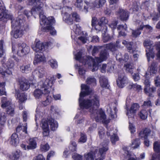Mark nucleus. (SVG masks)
I'll use <instances>...</instances> for the list:
<instances>
[{"mask_svg":"<svg viewBox=\"0 0 160 160\" xmlns=\"http://www.w3.org/2000/svg\"><path fill=\"white\" fill-rule=\"evenodd\" d=\"M108 141L104 143L102 142L101 147L99 149L98 152V150H95L96 153L94 154V155L96 160H102L104 155L108 149Z\"/></svg>","mask_w":160,"mask_h":160,"instance_id":"10","label":"nucleus"},{"mask_svg":"<svg viewBox=\"0 0 160 160\" xmlns=\"http://www.w3.org/2000/svg\"><path fill=\"white\" fill-rule=\"evenodd\" d=\"M49 124L48 120H45L44 121H42V129H49Z\"/></svg>","mask_w":160,"mask_h":160,"instance_id":"58","label":"nucleus"},{"mask_svg":"<svg viewBox=\"0 0 160 160\" xmlns=\"http://www.w3.org/2000/svg\"><path fill=\"white\" fill-rule=\"evenodd\" d=\"M49 63L53 68H57L58 65L57 62L56 60L53 59H51L49 61Z\"/></svg>","mask_w":160,"mask_h":160,"instance_id":"51","label":"nucleus"},{"mask_svg":"<svg viewBox=\"0 0 160 160\" xmlns=\"http://www.w3.org/2000/svg\"><path fill=\"white\" fill-rule=\"evenodd\" d=\"M87 35L86 34L85 35L81 36V37H78V38L79 39L82 43H84L87 42H88V39Z\"/></svg>","mask_w":160,"mask_h":160,"instance_id":"56","label":"nucleus"},{"mask_svg":"<svg viewBox=\"0 0 160 160\" xmlns=\"http://www.w3.org/2000/svg\"><path fill=\"white\" fill-rule=\"evenodd\" d=\"M156 90V88L154 87L151 88H150V87H148L146 90H145V88H144L145 92L149 96H152V93L154 92Z\"/></svg>","mask_w":160,"mask_h":160,"instance_id":"45","label":"nucleus"},{"mask_svg":"<svg viewBox=\"0 0 160 160\" xmlns=\"http://www.w3.org/2000/svg\"><path fill=\"white\" fill-rule=\"evenodd\" d=\"M153 149L155 152H158L156 155V158L158 160H160V141L155 142L153 144Z\"/></svg>","mask_w":160,"mask_h":160,"instance_id":"23","label":"nucleus"},{"mask_svg":"<svg viewBox=\"0 0 160 160\" xmlns=\"http://www.w3.org/2000/svg\"><path fill=\"white\" fill-rule=\"evenodd\" d=\"M28 145L27 146L28 150L33 149L37 147V142L34 138L29 139L28 143Z\"/></svg>","mask_w":160,"mask_h":160,"instance_id":"28","label":"nucleus"},{"mask_svg":"<svg viewBox=\"0 0 160 160\" xmlns=\"http://www.w3.org/2000/svg\"><path fill=\"white\" fill-rule=\"evenodd\" d=\"M14 65L13 60L12 58H9L6 63H2V67L0 68V73L3 77H7L8 75L12 74V72L9 69L12 68Z\"/></svg>","mask_w":160,"mask_h":160,"instance_id":"7","label":"nucleus"},{"mask_svg":"<svg viewBox=\"0 0 160 160\" xmlns=\"http://www.w3.org/2000/svg\"><path fill=\"white\" fill-rule=\"evenodd\" d=\"M21 15H19L18 18L15 19H12V16L11 18L9 19H11L12 20V23L13 21L15 22V25H16V28H20L21 26L25 27V25L24 24L23 20L21 19Z\"/></svg>","mask_w":160,"mask_h":160,"instance_id":"19","label":"nucleus"},{"mask_svg":"<svg viewBox=\"0 0 160 160\" xmlns=\"http://www.w3.org/2000/svg\"><path fill=\"white\" fill-rule=\"evenodd\" d=\"M75 58L83 64L88 65L91 67L92 72L97 70L98 69V64L102 61H105L109 57V54L107 51L105 49L102 51L100 54L99 57L93 59L91 57L82 56L81 52H78L75 55Z\"/></svg>","mask_w":160,"mask_h":160,"instance_id":"2","label":"nucleus"},{"mask_svg":"<svg viewBox=\"0 0 160 160\" xmlns=\"http://www.w3.org/2000/svg\"><path fill=\"white\" fill-rule=\"evenodd\" d=\"M107 111L112 118H115L117 117L116 114L117 110L116 107H113L112 108H109V109L107 110Z\"/></svg>","mask_w":160,"mask_h":160,"instance_id":"33","label":"nucleus"},{"mask_svg":"<svg viewBox=\"0 0 160 160\" xmlns=\"http://www.w3.org/2000/svg\"><path fill=\"white\" fill-rule=\"evenodd\" d=\"M117 85L119 87L122 88L128 83L127 78L125 76V74L123 72L119 74L118 79L117 81Z\"/></svg>","mask_w":160,"mask_h":160,"instance_id":"15","label":"nucleus"},{"mask_svg":"<svg viewBox=\"0 0 160 160\" xmlns=\"http://www.w3.org/2000/svg\"><path fill=\"white\" fill-rule=\"evenodd\" d=\"M82 156L77 153L72 154V157L73 160H82Z\"/></svg>","mask_w":160,"mask_h":160,"instance_id":"57","label":"nucleus"},{"mask_svg":"<svg viewBox=\"0 0 160 160\" xmlns=\"http://www.w3.org/2000/svg\"><path fill=\"white\" fill-rule=\"evenodd\" d=\"M128 52L130 53H133L136 51V46L130 42L126 46Z\"/></svg>","mask_w":160,"mask_h":160,"instance_id":"41","label":"nucleus"},{"mask_svg":"<svg viewBox=\"0 0 160 160\" xmlns=\"http://www.w3.org/2000/svg\"><path fill=\"white\" fill-rule=\"evenodd\" d=\"M151 106L152 103L149 100L144 101L142 105V108H148Z\"/></svg>","mask_w":160,"mask_h":160,"instance_id":"59","label":"nucleus"},{"mask_svg":"<svg viewBox=\"0 0 160 160\" xmlns=\"http://www.w3.org/2000/svg\"><path fill=\"white\" fill-rule=\"evenodd\" d=\"M55 80V78L53 76L50 78L46 79L44 82L43 81L40 82V86L41 87V89H43L44 90V93L48 94L50 92L51 88Z\"/></svg>","mask_w":160,"mask_h":160,"instance_id":"9","label":"nucleus"},{"mask_svg":"<svg viewBox=\"0 0 160 160\" xmlns=\"http://www.w3.org/2000/svg\"><path fill=\"white\" fill-rule=\"evenodd\" d=\"M48 122L52 131H55L57 128L58 126V123L54 119L51 118L48 120Z\"/></svg>","mask_w":160,"mask_h":160,"instance_id":"31","label":"nucleus"},{"mask_svg":"<svg viewBox=\"0 0 160 160\" xmlns=\"http://www.w3.org/2000/svg\"><path fill=\"white\" fill-rule=\"evenodd\" d=\"M28 2V4L30 5L33 6L31 12H28L27 10L24 11L25 14L28 17L30 14H32L34 12L36 13H38L39 15L41 12L42 14H43L42 10V8L43 6V3L40 1L41 0H27Z\"/></svg>","mask_w":160,"mask_h":160,"instance_id":"5","label":"nucleus"},{"mask_svg":"<svg viewBox=\"0 0 160 160\" xmlns=\"http://www.w3.org/2000/svg\"><path fill=\"white\" fill-rule=\"evenodd\" d=\"M3 42L0 41V58L2 57L5 53V50L3 48Z\"/></svg>","mask_w":160,"mask_h":160,"instance_id":"54","label":"nucleus"},{"mask_svg":"<svg viewBox=\"0 0 160 160\" xmlns=\"http://www.w3.org/2000/svg\"><path fill=\"white\" fill-rule=\"evenodd\" d=\"M117 24L118 21H114L109 24V26L110 27L112 30H114L116 28Z\"/></svg>","mask_w":160,"mask_h":160,"instance_id":"60","label":"nucleus"},{"mask_svg":"<svg viewBox=\"0 0 160 160\" xmlns=\"http://www.w3.org/2000/svg\"><path fill=\"white\" fill-rule=\"evenodd\" d=\"M118 15L119 16L120 19L122 20L125 21L128 18L129 13L126 10L120 9Z\"/></svg>","mask_w":160,"mask_h":160,"instance_id":"24","label":"nucleus"},{"mask_svg":"<svg viewBox=\"0 0 160 160\" xmlns=\"http://www.w3.org/2000/svg\"><path fill=\"white\" fill-rule=\"evenodd\" d=\"M81 89L79 100L81 108L87 109L90 113L91 118L94 119L97 122L107 123L106 116L103 111L101 109L97 110L100 105L99 97L97 95L93 94L90 96L89 99L83 100L82 98L89 94L92 90L85 84L81 85Z\"/></svg>","mask_w":160,"mask_h":160,"instance_id":"1","label":"nucleus"},{"mask_svg":"<svg viewBox=\"0 0 160 160\" xmlns=\"http://www.w3.org/2000/svg\"><path fill=\"white\" fill-rule=\"evenodd\" d=\"M73 30L76 36L81 35L82 33L81 28L78 25H74L73 27Z\"/></svg>","mask_w":160,"mask_h":160,"instance_id":"43","label":"nucleus"},{"mask_svg":"<svg viewBox=\"0 0 160 160\" xmlns=\"http://www.w3.org/2000/svg\"><path fill=\"white\" fill-rule=\"evenodd\" d=\"M30 50L29 47L24 43L18 46L16 48L17 54L20 57L28 54Z\"/></svg>","mask_w":160,"mask_h":160,"instance_id":"14","label":"nucleus"},{"mask_svg":"<svg viewBox=\"0 0 160 160\" xmlns=\"http://www.w3.org/2000/svg\"><path fill=\"white\" fill-rule=\"evenodd\" d=\"M1 107L2 108H5L11 106L12 105L11 101L8 100L6 97H2L1 98Z\"/></svg>","mask_w":160,"mask_h":160,"instance_id":"29","label":"nucleus"},{"mask_svg":"<svg viewBox=\"0 0 160 160\" xmlns=\"http://www.w3.org/2000/svg\"><path fill=\"white\" fill-rule=\"evenodd\" d=\"M140 106L137 103H133L129 110H127V114L128 117H133L137 112L139 110Z\"/></svg>","mask_w":160,"mask_h":160,"instance_id":"17","label":"nucleus"},{"mask_svg":"<svg viewBox=\"0 0 160 160\" xmlns=\"http://www.w3.org/2000/svg\"><path fill=\"white\" fill-rule=\"evenodd\" d=\"M87 140L86 135L84 133H81L80 134V137L79 139L78 142H79L83 143L86 142Z\"/></svg>","mask_w":160,"mask_h":160,"instance_id":"49","label":"nucleus"},{"mask_svg":"<svg viewBox=\"0 0 160 160\" xmlns=\"http://www.w3.org/2000/svg\"><path fill=\"white\" fill-rule=\"evenodd\" d=\"M143 28V26L140 25L139 27L135 30H133L132 32V35L134 37H137L139 36L141 33L140 30H142Z\"/></svg>","mask_w":160,"mask_h":160,"instance_id":"38","label":"nucleus"},{"mask_svg":"<svg viewBox=\"0 0 160 160\" xmlns=\"http://www.w3.org/2000/svg\"><path fill=\"white\" fill-rule=\"evenodd\" d=\"M11 17L12 15L8 13V11L2 5L1 3L0 2V19L2 20L5 21V19H9Z\"/></svg>","mask_w":160,"mask_h":160,"instance_id":"16","label":"nucleus"},{"mask_svg":"<svg viewBox=\"0 0 160 160\" xmlns=\"http://www.w3.org/2000/svg\"><path fill=\"white\" fill-rule=\"evenodd\" d=\"M27 129V123H26L22 126L20 125L18 126L16 128V130L17 132H20V131H22L23 132L26 134L28 133Z\"/></svg>","mask_w":160,"mask_h":160,"instance_id":"36","label":"nucleus"},{"mask_svg":"<svg viewBox=\"0 0 160 160\" xmlns=\"http://www.w3.org/2000/svg\"><path fill=\"white\" fill-rule=\"evenodd\" d=\"M140 118L142 120L146 119L148 117V113L146 110L142 109L138 114Z\"/></svg>","mask_w":160,"mask_h":160,"instance_id":"42","label":"nucleus"},{"mask_svg":"<svg viewBox=\"0 0 160 160\" xmlns=\"http://www.w3.org/2000/svg\"><path fill=\"white\" fill-rule=\"evenodd\" d=\"M11 144L13 145H16L19 142V138L18 135L15 133H13L9 139Z\"/></svg>","mask_w":160,"mask_h":160,"instance_id":"27","label":"nucleus"},{"mask_svg":"<svg viewBox=\"0 0 160 160\" xmlns=\"http://www.w3.org/2000/svg\"><path fill=\"white\" fill-rule=\"evenodd\" d=\"M49 148V145L47 144H41L40 146V149L43 152H46L48 151Z\"/></svg>","mask_w":160,"mask_h":160,"instance_id":"55","label":"nucleus"},{"mask_svg":"<svg viewBox=\"0 0 160 160\" xmlns=\"http://www.w3.org/2000/svg\"><path fill=\"white\" fill-rule=\"evenodd\" d=\"M108 22V20L105 17H102L100 18L98 22V24L95 27V29L98 31L101 29V27L107 24Z\"/></svg>","mask_w":160,"mask_h":160,"instance_id":"20","label":"nucleus"},{"mask_svg":"<svg viewBox=\"0 0 160 160\" xmlns=\"http://www.w3.org/2000/svg\"><path fill=\"white\" fill-rule=\"evenodd\" d=\"M5 83L4 82H0V95H6V92L5 91Z\"/></svg>","mask_w":160,"mask_h":160,"instance_id":"47","label":"nucleus"},{"mask_svg":"<svg viewBox=\"0 0 160 160\" xmlns=\"http://www.w3.org/2000/svg\"><path fill=\"white\" fill-rule=\"evenodd\" d=\"M104 32H102V40L104 42H107L109 40H110L111 39V37L106 32H105V31H103Z\"/></svg>","mask_w":160,"mask_h":160,"instance_id":"48","label":"nucleus"},{"mask_svg":"<svg viewBox=\"0 0 160 160\" xmlns=\"http://www.w3.org/2000/svg\"><path fill=\"white\" fill-rule=\"evenodd\" d=\"M143 44L146 48V54L148 61L149 62L150 58L153 59L154 57V52L153 51L152 48L151 47L153 44V42L149 39H146L144 41Z\"/></svg>","mask_w":160,"mask_h":160,"instance_id":"11","label":"nucleus"},{"mask_svg":"<svg viewBox=\"0 0 160 160\" xmlns=\"http://www.w3.org/2000/svg\"><path fill=\"white\" fill-rule=\"evenodd\" d=\"M124 67L127 72L132 74V73L133 67L132 65L130 64H127L124 65Z\"/></svg>","mask_w":160,"mask_h":160,"instance_id":"50","label":"nucleus"},{"mask_svg":"<svg viewBox=\"0 0 160 160\" xmlns=\"http://www.w3.org/2000/svg\"><path fill=\"white\" fill-rule=\"evenodd\" d=\"M95 151L94 152H91L85 154V158L86 160H96L94 154L96 153Z\"/></svg>","mask_w":160,"mask_h":160,"instance_id":"34","label":"nucleus"},{"mask_svg":"<svg viewBox=\"0 0 160 160\" xmlns=\"http://www.w3.org/2000/svg\"><path fill=\"white\" fill-rule=\"evenodd\" d=\"M63 19V21L69 25L72 24L74 20L78 22L80 20L79 15L75 12H73L72 15H70L68 12H65Z\"/></svg>","mask_w":160,"mask_h":160,"instance_id":"12","label":"nucleus"},{"mask_svg":"<svg viewBox=\"0 0 160 160\" xmlns=\"http://www.w3.org/2000/svg\"><path fill=\"white\" fill-rule=\"evenodd\" d=\"M86 82L87 84L91 85L92 86H95L96 85V80L93 77H90L87 79Z\"/></svg>","mask_w":160,"mask_h":160,"instance_id":"44","label":"nucleus"},{"mask_svg":"<svg viewBox=\"0 0 160 160\" xmlns=\"http://www.w3.org/2000/svg\"><path fill=\"white\" fill-rule=\"evenodd\" d=\"M20 69L22 72L25 73H28L30 72L32 70L30 64L21 66L20 67Z\"/></svg>","mask_w":160,"mask_h":160,"instance_id":"39","label":"nucleus"},{"mask_svg":"<svg viewBox=\"0 0 160 160\" xmlns=\"http://www.w3.org/2000/svg\"><path fill=\"white\" fill-rule=\"evenodd\" d=\"M150 132L151 131L149 129L146 128L143 131H141L139 133V136L141 138H144V143L147 147L149 146V142L147 139V138L148 136L150 134Z\"/></svg>","mask_w":160,"mask_h":160,"instance_id":"18","label":"nucleus"},{"mask_svg":"<svg viewBox=\"0 0 160 160\" xmlns=\"http://www.w3.org/2000/svg\"><path fill=\"white\" fill-rule=\"evenodd\" d=\"M120 42L117 41L115 44L112 43L106 44L105 45L106 48L110 50L112 52H113L117 50V49L120 47L119 45Z\"/></svg>","mask_w":160,"mask_h":160,"instance_id":"21","label":"nucleus"},{"mask_svg":"<svg viewBox=\"0 0 160 160\" xmlns=\"http://www.w3.org/2000/svg\"><path fill=\"white\" fill-rule=\"evenodd\" d=\"M127 28V26L126 24H125L124 25H119L117 27L118 30L125 31Z\"/></svg>","mask_w":160,"mask_h":160,"instance_id":"64","label":"nucleus"},{"mask_svg":"<svg viewBox=\"0 0 160 160\" xmlns=\"http://www.w3.org/2000/svg\"><path fill=\"white\" fill-rule=\"evenodd\" d=\"M6 112L7 113L11 116L13 115L14 112V108L12 107V105L10 106L7 108Z\"/></svg>","mask_w":160,"mask_h":160,"instance_id":"52","label":"nucleus"},{"mask_svg":"<svg viewBox=\"0 0 160 160\" xmlns=\"http://www.w3.org/2000/svg\"><path fill=\"white\" fill-rule=\"evenodd\" d=\"M7 120L6 115L4 112H0V126H5Z\"/></svg>","mask_w":160,"mask_h":160,"instance_id":"32","label":"nucleus"},{"mask_svg":"<svg viewBox=\"0 0 160 160\" xmlns=\"http://www.w3.org/2000/svg\"><path fill=\"white\" fill-rule=\"evenodd\" d=\"M85 3L86 6H84L82 11L85 12H88V8L94 10L95 8H99L102 7L106 2L105 0H95V1L92 3H90L88 1H85Z\"/></svg>","mask_w":160,"mask_h":160,"instance_id":"8","label":"nucleus"},{"mask_svg":"<svg viewBox=\"0 0 160 160\" xmlns=\"http://www.w3.org/2000/svg\"><path fill=\"white\" fill-rule=\"evenodd\" d=\"M19 82L20 88L22 90L26 91L29 88L30 85L27 80L24 79H20Z\"/></svg>","mask_w":160,"mask_h":160,"instance_id":"22","label":"nucleus"},{"mask_svg":"<svg viewBox=\"0 0 160 160\" xmlns=\"http://www.w3.org/2000/svg\"><path fill=\"white\" fill-rule=\"evenodd\" d=\"M79 74L81 76V77L83 78L84 79L85 78V71L84 69L82 68H80L78 70Z\"/></svg>","mask_w":160,"mask_h":160,"instance_id":"62","label":"nucleus"},{"mask_svg":"<svg viewBox=\"0 0 160 160\" xmlns=\"http://www.w3.org/2000/svg\"><path fill=\"white\" fill-rule=\"evenodd\" d=\"M16 25H15V22L13 21L12 23V33L13 36L16 38L22 37L24 31H27L28 29V26L25 25V27L21 26L20 28H16Z\"/></svg>","mask_w":160,"mask_h":160,"instance_id":"13","label":"nucleus"},{"mask_svg":"<svg viewBox=\"0 0 160 160\" xmlns=\"http://www.w3.org/2000/svg\"><path fill=\"white\" fill-rule=\"evenodd\" d=\"M130 86L131 87L130 88H136L138 90H139L141 89V86L138 85H137L136 84H133L132 83H130Z\"/></svg>","mask_w":160,"mask_h":160,"instance_id":"63","label":"nucleus"},{"mask_svg":"<svg viewBox=\"0 0 160 160\" xmlns=\"http://www.w3.org/2000/svg\"><path fill=\"white\" fill-rule=\"evenodd\" d=\"M33 75H36L39 78L42 77L45 73L44 69L41 67H38L32 73Z\"/></svg>","mask_w":160,"mask_h":160,"instance_id":"26","label":"nucleus"},{"mask_svg":"<svg viewBox=\"0 0 160 160\" xmlns=\"http://www.w3.org/2000/svg\"><path fill=\"white\" fill-rule=\"evenodd\" d=\"M157 63L156 62H153L151 64V66L148 69V72L146 73L145 75V78L146 79L144 82V88L145 90L147 89L148 87L150 86V82L149 78L153 76V74L157 72Z\"/></svg>","mask_w":160,"mask_h":160,"instance_id":"6","label":"nucleus"},{"mask_svg":"<svg viewBox=\"0 0 160 160\" xmlns=\"http://www.w3.org/2000/svg\"><path fill=\"white\" fill-rule=\"evenodd\" d=\"M154 83L156 87H160V77L157 76L155 77L154 79Z\"/></svg>","mask_w":160,"mask_h":160,"instance_id":"61","label":"nucleus"},{"mask_svg":"<svg viewBox=\"0 0 160 160\" xmlns=\"http://www.w3.org/2000/svg\"><path fill=\"white\" fill-rule=\"evenodd\" d=\"M44 46L43 43L38 40H36L34 44L32 46V49L35 52V57L33 61L34 65L45 60V57L42 53L45 50Z\"/></svg>","mask_w":160,"mask_h":160,"instance_id":"4","label":"nucleus"},{"mask_svg":"<svg viewBox=\"0 0 160 160\" xmlns=\"http://www.w3.org/2000/svg\"><path fill=\"white\" fill-rule=\"evenodd\" d=\"M100 85L102 88H108V81L107 78L105 76H102L99 78Z\"/></svg>","mask_w":160,"mask_h":160,"instance_id":"30","label":"nucleus"},{"mask_svg":"<svg viewBox=\"0 0 160 160\" xmlns=\"http://www.w3.org/2000/svg\"><path fill=\"white\" fill-rule=\"evenodd\" d=\"M44 92V90L43 89H42V90L37 89L35 90L33 95L36 98H39L41 97L42 94H45Z\"/></svg>","mask_w":160,"mask_h":160,"instance_id":"35","label":"nucleus"},{"mask_svg":"<svg viewBox=\"0 0 160 160\" xmlns=\"http://www.w3.org/2000/svg\"><path fill=\"white\" fill-rule=\"evenodd\" d=\"M123 149L125 151V153L127 155V157L128 158V160H137L136 159L131 157V155L130 152L128 150L127 148H124Z\"/></svg>","mask_w":160,"mask_h":160,"instance_id":"53","label":"nucleus"},{"mask_svg":"<svg viewBox=\"0 0 160 160\" xmlns=\"http://www.w3.org/2000/svg\"><path fill=\"white\" fill-rule=\"evenodd\" d=\"M12 158L13 160H18L21 157L22 153L19 150L15 151L12 153Z\"/></svg>","mask_w":160,"mask_h":160,"instance_id":"40","label":"nucleus"},{"mask_svg":"<svg viewBox=\"0 0 160 160\" xmlns=\"http://www.w3.org/2000/svg\"><path fill=\"white\" fill-rule=\"evenodd\" d=\"M140 144V142L139 140L138 139H136L132 141L131 146L132 148L135 149L138 148Z\"/></svg>","mask_w":160,"mask_h":160,"instance_id":"46","label":"nucleus"},{"mask_svg":"<svg viewBox=\"0 0 160 160\" xmlns=\"http://www.w3.org/2000/svg\"><path fill=\"white\" fill-rule=\"evenodd\" d=\"M17 99L20 103H22L27 100V96L24 93H19L17 95Z\"/></svg>","mask_w":160,"mask_h":160,"instance_id":"37","label":"nucleus"},{"mask_svg":"<svg viewBox=\"0 0 160 160\" xmlns=\"http://www.w3.org/2000/svg\"><path fill=\"white\" fill-rule=\"evenodd\" d=\"M112 130L108 129V131L107 132V134L108 136H110V133L113 134L111 135V140L113 144H114L118 140V136L115 134H114L113 131V128H112Z\"/></svg>","mask_w":160,"mask_h":160,"instance_id":"25","label":"nucleus"},{"mask_svg":"<svg viewBox=\"0 0 160 160\" xmlns=\"http://www.w3.org/2000/svg\"><path fill=\"white\" fill-rule=\"evenodd\" d=\"M40 18V24L41 25H44L42 30L44 32L49 31L50 34L52 35H55L56 34V31L54 29L53 27L51 26L54 24L55 20L53 17H48V18L42 14H39Z\"/></svg>","mask_w":160,"mask_h":160,"instance_id":"3","label":"nucleus"}]
</instances>
